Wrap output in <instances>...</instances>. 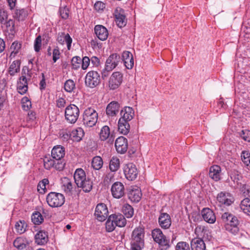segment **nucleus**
<instances>
[{
    "mask_svg": "<svg viewBox=\"0 0 250 250\" xmlns=\"http://www.w3.org/2000/svg\"><path fill=\"white\" fill-rule=\"evenodd\" d=\"M155 242L158 244L159 248L161 250H167L171 246L169 240L166 236Z\"/></svg>",
    "mask_w": 250,
    "mask_h": 250,
    "instance_id": "nucleus-33",
    "label": "nucleus"
},
{
    "mask_svg": "<svg viewBox=\"0 0 250 250\" xmlns=\"http://www.w3.org/2000/svg\"><path fill=\"white\" fill-rule=\"evenodd\" d=\"M27 226V224L25 221L19 220L16 222L15 225V228L17 233L22 234L26 231Z\"/></svg>",
    "mask_w": 250,
    "mask_h": 250,
    "instance_id": "nucleus-38",
    "label": "nucleus"
},
{
    "mask_svg": "<svg viewBox=\"0 0 250 250\" xmlns=\"http://www.w3.org/2000/svg\"><path fill=\"white\" fill-rule=\"evenodd\" d=\"M90 60L87 57H84L82 60V68L83 70H85L88 67L90 64Z\"/></svg>",
    "mask_w": 250,
    "mask_h": 250,
    "instance_id": "nucleus-59",
    "label": "nucleus"
},
{
    "mask_svg": "<svg viewBox=\"0 0 250 250\" xmlns=\"http://www.w3.org/2000/svg\"><path fill=\"white\" fill-rule=\"evenodd\" d=\"M103 165V161L100 156H96L93 158L92 161V167L96 170H99Z\"/></svg>",
    "mask_w": 250,
    "mask_h": 250,
    "instance_id": "nucleus-41",
    "label": "nucleus"
},
{
    "mask_svg": "<svg viewBox=\"0 0 250 250\" xmlns=\"http://www.w3.org/2000/svg\"><path fill=\"white\" fill-rule=\"evenodd\" d=\"M115 146L118 153H125L127 149V139L123 136L118 137L115 141Z\"/></svg>",
    "mask_w": 250,
    "mask_h": 250,
    "instance_id": "nucleus-17",
    "label": "nucleus"
},
{
    "mask_svg": "<svg viewBox=\"0 0 250 250\" xmlns=\"http://www.w3.org/2000/svg\"><path fill=\"white\" fill-rule=\"evenodd\" d=\"M120 167V161L118 158L113 157L110 160L109 169L111 172L117 171Z\"/></svg>",
    "mask_w": 250,
    "mask_h": 250,
    "instance_id": "nucleus-36",
    "label": "nucleus"
},
{
    "mask_svg": "<svg viewBox=\"0 0 250 250\" xmlns=\"http://www.w3.org/2000/svg\"><path fill=\"white\" fill-rule=\"evenodd\" d=\"M110 216L117 226L123 227L125 225L126 223V219L122 214H112L110 215Z\"/></svg>",
    "mask_w": 250,
    "mask_h": 250,
    "instance_id": "nucleus-27",
    "label": "nucleus"
},
{
    "mask_svg": "<svg viewBox=\"0 0 250 250\" xmlns=\"http://www.w3.org/2000/svg\"><path fill=\"white\" fill-rule=\"evenodd\" d=\"M101 82L99 73L95 71L88 72L85 78V83L86 86L93 88L98 86Z\"/></svg>",
    "mask_w": 250,
    "mask_h": 250,
    "instance_id": "nucleus-6",
    "label": "nucleus"
},
{
    "mask_svg": "<svg viewBox=\"0 0 250 250\" xmlns=\"http://www.w3.org/2000/svg\"><path fill=\"white\" fill-rule=\"evenodd\" d=\"M123 212L126 217L131 218L134 214L133 208L128 204H125L123 207Z\"/></svg>",
    "mask_w": 250,
    "mask_h": 250,
    "instance_id": "nucleus-42",
    "label": "nucleus"
},
{
    "mask_svg": "<svg viewBox=\"0 0 250 250\" xmlns=\"http://www.w3.org/2000/svg\"><path fill=\"white\" fill-rule=\"evenodd\" d=\"M241 209L245 214L250 215V199L245 198L241 202L240 205Z\"/></svg>",
    "mask_w": 250,
    "mask_h": 250,
    "instance_id": "nucleus-35",
    "label": "nucleus"
},
{
    "mask_svg": "<svg viewBox=\"0 0 250 250\" xmlns=\"http://www.w3.org/2000/svg\"><path fill=\"white\" fill-rule=\"evenodd\" d=\"M8 19V14L7 12L4 10L0 11V22L3 24Z\"/></svg>",
    "mask_w": 250,
    "mask_h": 250,
    "instance_id": "nucleus-60",
    "label": "nucleus"
},
{
    "mask_svg": "<svg viewBox=\"0 0 250 250\" xmlns=\"http://www.w3.org/2000/svg\"><path fill=\"white\" fill-rule=\"evenodd\" d=\"M241 157L244 164L250 167V153L248 151H242Z\"/></svg>",
    "mask_w": 250,
    "mask_h": 250,
    "instance_id": "nucleus-49",
    "label": "nucleus"
},
{
    "mask_svg": "<svg viewBox=\"0 0 250 250\" xmlns=\"http://www.w3.org/2000/svg\"><path fill=\"white\" fill-rule=\"evenodd\" d=\"M25 69L24 68L22 69V76L19 78V81L18 83H21L23 84L25 83V84H27V79L26 78V75H25Z\"/></svg>",
    "mask_w": 250,
    "mask_h": 250,
    "instance_id": "nucleus-61",
    "label": "nucleus"
},
{
    "mask_svg": "<svg viewBox=\"0 0 250 250\" xmlns=\"http://www.w3.org/2000/svg\"><path fill=\"white\" fill-rule=\"evenodd\" d=\"M62 187L64 192L69 195L72 194L76 188H74L72 183L67 178H64Z\"/></svg>",
    "mask_w": 250,
    "mask_h": 250,
    "instance_id": "nucleus-32",
    "label": "nucleus"
},
{
    "mask_svg": "<svg viewBox=\"0 0 250 250\" xmlns=\"http://www.w3.org/2000/svg\"><path fill=\"white\" fill-rule=\"evenodd\" d=\"M42 44V37L40 35L38 36L34 42V49L36 52H39L40 50Z\"/></svg>",
    "mask_w": 250,
    "mask_h": 250,
    "instance_id": "nucleus-58",
    "label": "nucleus"
},
{
    "mask_svg": "<svg viewBox=\"0 0 250 250\" xmlns=\"http://www.w3.org/2000/svg\"><path fill=\"white\" fill-rule=\"evenodd\" d=\"M142 192L138 188L131 189L128 193L129 199L133 202H138L142 197Z\"/></svg>",
    "mask_w": 250,
    "mask_h": 250,
    "instance_id": "nucleus-25",
    "label": "nucleus"
},
{
    "mask_svg": "<svg viewBox=\"0 0 250 250\" xmlns=\"http://www.w3.org/2000/svg\"><path fill=\"white\" fill-rule=\"evenodd\" d=\"M17 90L18 92L21 95H23L27 91L28 85L21 83H18Z\"/></svg>",
    "mask_w": 250,
    "mask_h": 250,
    "instance_id": "nucleus-55",
    "label": "nucleus"
},
{
    "mask_svg": "<svg viewBox=\"0 0 250 250\" xmlns=\"http://www.w3.org/2000/svg\"><path fill=\"white\" fill-rule=\"evenodd\" d=\"M27 16V12L24 9H16L13 17L18 20L23 21Z\"/></svg>",
    "mask_w": 250,
    "mask_h": 250,
    "instance_id": "nucleus-37",
    "label": "nucleus"
},
{
    "mask_svg": "<svg viewBox=\"0 0 250 250\" xmlns=\"http://www.w3.org/2000/svg\"><path fill=\"white\" fill-rule=\"evenodd\" d=\"M144 228L138 227L132 232L130 239L131 250H142L145 245Z\"/></svg>",
    "mask_w": 250,
    "mask_h": 250,
    "instance_id": "nucleus-1",
    "label": "nucleus"
},
{
    "mask_svg": "<svg viewBox=\"0 0 250 250\" xmlns=\"http://www.w3.org/2000/svg\"><path fill=\"white\" fill-rule=\"evenodd\" d=\"M221 168L217 165H214L210 167L209 176L215 181L220 179Z\"/></svg>",
    "mask_w": 250,
    "mask_h": 250,
    "instance_id": "nucleus-28",
    "label": "nucleus"
},
{
    "mask_svg": "<svg viewBox=\"0 0 250 250\" xmlns=\"http://www.w3.org/2000/svg\"><path fill=\"white\" fill-rule=\"evenodd\" d=\"M57 41L61 44H63L64 42H65L68 50L70 49L72 39L68 34H65L64 32L59 33L57 37Z\"/></svg>",
    "mask_w": 250,
    "mask_h": 250,
    "instance_id": "nucleus-24",
    "label": "nucleus"
},
{
    "mask_svg": "<svg viewBox=\"0 0 250 250\" xmlns=\"http://www.w3.org/2000/svg\"><path fill=\"white\" fill-rule=\"evenodd\" d=\"M94 215L98 220H105L108 215V210L106 205L104 203L98 204L95 208Z\"/></svg>",
    "mask_w": 250,
    "mask_h": 250,
    "instance_id": "nucleus-8",
    "label": "nucleus"
},
{
    "mask_svg": "<svg viewBox=\"0 0 250 250\" xmlns=\"http://www.w3.org/2000/svg\"><path fill=\"white\" fill-rule=\"evenodd\" d=\"M123 81V75L120 72L113 73L108 82V86L110 89L114 90L117 88L121 84Z\"/></svg>",
    "mask_w": 250,
    "mask_h": 250,
    "instance_id": "nucleus-12",
    "label": "nucleus"
},
{
    "mask_svg": "<svg viewBox=\"0 0 250 250\" xmlns=\"http://www.w3.org/2000/svg\"><path fill=\"white\" fill-rule=\"evenodd\" d=\"M124 172L126 179L132 181L137 178L138 170L133 163H128L124 167Z\"/></svg>",
    "mask_w": 250,
    "mask_h": 250,
    "instance_id": "nucleus-10",
    "label": "nucleus"
},
{
    "mask_svg": "<svg viewBox=\"0 0 250 250\" xmlns=\"http://www.w3.org/2000/svg\"><path fill=\"white\" fill-rule=\"evenodd\" d=\"M230 178L233 182V185L232 186L234 188H237L239 185H241V180L242 178L240 173L235 170L231 171L230 173Z\"/></svg>",
    "mask_w": 250,
    "mask_h": 250,
    "instance_id": "nucleus-29",
    "label": "nucleus"
},
{
    "mask_svg": "<svg viewBox=\"0 0 250 250\" xmlns=\"http://www.w3.org/2000/svg\"><path fill=\"white\" fill-rule=\"evenodd\" d=\"M95 33L97 37L101 41H105L107 38L108 33L107 29L102 25L95 26Z\"/></svg>",
    "mask_w": 250,
    "mask_h": 250,
    "instance_id": "nucleus-23",
    "label": "nucleus"
},
{
    "mask_svg": "<svg viewBox=\"0 0 250 250\" xmlns=\"http://www.w3.org/2000/svg\"><path fill=\"white\" fill-rule=\"evenodd\" d=\"M65 155L64 148L61 146H55L51 151L52 158L56 160L57 162H63L62 159Z\"/></svg>",
    "mask_w": 250,
    "mask_h": 250,
    "instance_id": "nucleus-18",
    "label": "nucleus"
},
{
    "mask_svg": "<svg viewBox=\"0 0 250 250\" xmlns=\"http://www.w3.org/2000/svg\"><path fill=\"white\" fill-rule=\"evenodd\" d=\"M158 221L159 225L164 229L169 228L171 224L170 217L167 213H161L159 217Z\"/></svg>",
    "mask_w": 250,
    "mask_h": 250,
    "instance_id": "nucleus-22",
    "label": "nucleus"
},
{
    "mask_svg": "<svg viewBox=\"0 0 250 250\" xmlns=\"http://www.w3.org/2000/svg\"><path fill=\"white\" fill-rule=\"evenodd\" d=\"M130 125L128 122L126 121H118V130L121 134L126 135L129 131Z\"/></svg>",
    "mask_w": 250,
    "mask_h": 250,
    "instance_id": "nucleus-34",
    "label": "nucleus"
},
{
    "mask_svg": "<svg viewBox=\"0 0 250 250\" xmlns=\"http://www.w3.org/2000/svg\"><path fill=\"white\" fill-rule=\"evenodd\" d=\"M59 12L62 19L66 20L68 18L69 10L66 6L61 7L59 9Z\"/></svg>",
    "mask_w": 250,
    "mask_h": 250,
    "instance_id": "nucleus-51",
    "label": "nucleus"
},
{
    "mask_svg": "<svg viewBox=\"0 0 250 250\" xmlns=\"http://www.w3.org/2000/svg\"><path fill=\"white\" fill-rule=\"evenodd\" d=\"M192 250H205V244L204 241L199 238H195L192 240L190 243Z\"/></svg>",
    "mask_w": 250,
    "mask_h": 250,
    "instance_id": "nucleus-26",
    "label": "nucleus"
},
{
    "mask_svg": "<svg viewBox=\"0 0 250 250\" xmlns=\"http://www.w3.org/2000/svg\"><path fill=\"white\" fill-rule=\"evenodd\" d=\"M49 181L47 179H43L40 181L38 185V190L41 193H44L45 192L46 185L48 184Z\"/></svg>",
    "mask_w": 250,
    "mask_h": 250,
    "instance_id": "nucleus-48",
    "label": "nucleus"
},
{
    "mask_svg": "<svg viewBox=\"0 0 250 250\" xmlns=\"http://www.w3.org/2000/svg\"><path fill=\"white\" fill-rule=\"evenodd\" d=\"M98 115L94 107L86 108L83 114V122L85 125L88 127L94 126L98 120Z\"/></svg>",
    "mask_w": 250,
    "mask_h": 250,
    "instance_id": "nucleus-4",
    "label": "nucleus"
},
{
    "mask_svg": "<svg viewBox=\"0 0 250 250\" xmlns=\"http://www.w3.org/2000/svg\"><path fill=\"white\" fill-rule=\"evenodd\" d=\"M35 241L38 245H43L48 240L47 233L43 231H39L35 236Z\"/></svg>",
    "mask_w": 250,
    "mask_h": 250,
    "instance_id": "nucleus-31",
    "label": "nucleus"
},
{
    "mask_svg": "<svg viewBox=\"0 0 250 250\" xmlns=\"http://www.w3.org/2000/svg\"><path fill=\"white\" fill-rule=\"evenodd\" d=\"M221 218L225 223V229L227 231L233 235L238 233L239 231V222L237 217L230 213L225 212L222 214Z\"/></svg>",
    "mask_w": 250,
    "mask_h": 250,
    "instance_id": "nucleus-3",
    "label": "nucleus"
},
{
    "mask_svg": "<svg viewBox=\"0 0 250 250\" xmlns=\"http://www.w3.org/2000/svg\"><path fill=\"white\" fill-rule=\"evenodd\" d=\"M121 117L119 120L122 121H126L128 122L130 121L134 116V111L132 107L125 106L120 112Z\"/></svg>",
    "mask_w": 250,
    "mask_h": 250,
    "instance_id": "nucleus-16",
    "label": "nucleus"
},
{
    "mask_svg": "<svg viewBox=\"0 0 250 250\" xmlns=\"http://www.w3.org/2000/svg\"><path fill=\"white\" fill-rule=\"evenodd\" d=\"M53 61L54 62H56V61L59 59L60 56V52L59 48L56 47L53 50Z\"/></svg>",
    "mask_w": 250,
    "mask_h": 250,
    "instance_id": "nucleus-62",
    "label": "nucleus"
},
{
    "mask_svg": "<svg viewBox=\"0 0 250 250\" xmlns=\"http://www.w3.org/2000/svg\"><path fill=\"white\" fill-rule=\"evenodd\" d=\"M122 59L126 68L131 69L134 66V59L132 53L128 51H124Z\"/></svg>",
    "mask_w": 250,
    "mask_h": 250,
    "instance_id": "nucleus-21",
    "label": "nucleus"
},
{
    "mask_svg": "<svg viewBox=\"0 0 250 250\" xmlns=\"http://www.w3.org/2000/svg\"><path fill=\"white\" fill-rule=\"evenodd\" d=\"M32 221L35 225H39L43 221V218L39 212H36L33 214L32 216Z\"/></svg>",
    "mask_w": 250,
    "mask_h": 250,
    "instance_id": "nucleus-45",
    "label": "nucleus"
},
{
    "mask_svg": "<svg viewBox=\"0 0 250 250\" xmlns=\"http://www.w3.org/2000/svg\"><path fill=\"white\" fill-rule=\"evenodd\" d=\"M204 221L209 224H213L216 221V216L213 211L209 208H204L201 211Z\"/></svg>",
    "mask_w": 250,
    "mask_h": 250,
    "instance_id": "nucleus-20",
    "label": "nucleus"
},
{
    "mask_svg": "<svg viewBox=\"0 0 250 250\" xmlns=\"http://www.w3.org/2000/svg\"><path fill=\"white\" fill-rule=\"evenodd\" d=\"M240 135L245 141L250 142V131L243 129L240 132Z\"/></svg>",
    "mask_w": 250,
    "mask_h": 250,
    "instance_id": "nucleus-57",
    "label": "nucleus"
},
{
    "mask_svg": "<svg viewBox=\"0 0 250 250\" xmlns=\"http://www.w3.org/2000/svg\"><path fill=\"white\" fill-rule=\"evenodd\" d=\"M64 201V196L60 193L51 192L46 196V202L48 205L52 208L61 207L63 205Z\"/></svg>",
    "mask_w": 250,
    "mask_h": 250,
    "instance_id": "nucleus-5",
    "label": "nucleus"
},
{
    "mask_svg": "<svg viewBox=\"0 0 250 250\" xmlns=\"http://www.w3.org/2000/svg\"><path fill=\"white\" fill-rule=\"evenodd\" d=\"M111 191L114 198L119 199L125 195L124 185L121 182H116L112 185Z\"/></svg>",
    "mask_w": 250,
    "mask_h": 250,
    "instance_id": "nucleus-13",
    "label": "nucleus"
},
{
    "mask_svg": "<svg viewBox=\"0 0 250 250\" xmlns=\"http://www.w3.org/2000/svg\"><path fill=\"white\" fill-rule=\"evenodd\" d=\"M176 250H190V248L188 243L185 242H180L176 246Z\"/></svg>",
    "mask_w": 250,
    "mask_h": 250,
    "instance_id": "nucleus-56",
    "label": "nucleus"
},
{
    "mask_svg": "<svg viewBox=\"0 0 250 250\" xmlns=\"http://www.w3.org/2000/svg\"><path fill=\"white\" fill-rule=\"evenodd\" d=\"M75 183L78 188H81L86 192H89L92 188V182L86 178L84 171L82 168L76 170L74 174Z\"/></svg>",
    "mask_w": 250,
    "mask_h": 250,
    "instance_id": "nucleus-2",
    "label": "nucleus"
},
{
    "mask_svg": "<svg viewBox=\"0 0 250 250\" xmlns=\"http://www.w3.org/2000/svg\"><path fill=\"white\" fill-rule=\"evenodd\" d=\"M21 48V44L18 42H14L10 47V49L12 51L11 55H12L14 54V56L16 55L19 52V51Z\"/></svg>",
    "mask_w": 250,
    "mask_h": 250,
    "instance_id": "nucleus-53",
    "label": "nucleus"
},
{
    "mask_svg": "<svg viewBox=\"0 0 250 250\" xmlns=\"http://www.w3.org/2000/svg\"><path fill=\"white\" fill-rule=\"evenodd\" d=\"M3 24H5L7 27H9L10 30H14V21L12 19L7 20Z\"/></svg>",
    "mask_w": 250,
    "mask_h": 250,
    "instance_id": "nucleus-63",
    "label": "nucleus"
},
{
    "mask_svg": "<svg viewBox=\"0 0 250 250\" xmlns=\"http://www.w3.org/2000/svg\"><path fill=\"white\" fill-rule=\"evenodd\" d=\"M110 135V129L107 125L104 126L100 133V138L101 140L104 141L106 140Z\"/></svg>",
    "mask_w": 250,
    "mask_h": 250,
    "instance_id": "nucleus-43",
    "label": "nucleus"
},
{
    "mask_svg": "<svg viewBox=\"0 0 250 250\" xmlns=\"http://www.w3.org/2000/svg\"><path fill=\"white\" fill-rule=\"evenodd\" d=\"M22 107L24 110H29L31 107V102L27 97H24L21 99Z\"/></svg>",
    "mask_w": 250,
    "mask_h": 250,
    "instance_id": "nucleus-50",
    "label": "nucleus"
},
{
    "mask_svg": "<svg viewBox=\"0 0 250 250\" xmlns=\"http://www.w3.org/2000/svg\"><path fill=\"white\" fill-rule=\"evenodd\" d=\"M71 140L73 141H80L84 136V133L83 129L81 127H78L71 131Z\"/></svg>",
    "mask_w": 250,
    "mask_h": 250,
    "instance_id": "nucleus-30",
    "label": "nucleus"
},
{
    "mask_svg": "<svg viewBox=\"0 0 250 250\" xmlns=\"http://www.w3.org/2000/svg\"><path fill=\"white\" fill-rule=\"evenodd\" d=\"M44 166L45 169H50L51 167H54L59 171L62 170L65 164L63 162L59 163L56 160L51 159L49 157H45L43 159Z\"/></svg>",
    "mask_w": 250,
    "mask_h": 250,
    "instance_id": "nucleus-11",
    "label": "nucleus"
},
{
    "mask_svg": "<svg viewBox=\"0 0 250 250\" xmlns=\"http://www.w3.org/2000/svg\"><path fill=\"white\" fill-rule=\"evenodd\" d=\"M121 61L120 55L117 53H113L110 55L107 59L105 65L107 68L110 70L114 69Z\"/></svg>",
    "mask_w": 250,
    "mask_h": 250,
    "instance_id": "nucleus-15",
    "label": "nucleus"
},
{
    "mask_svg": "<svg viewBox=\"0 0 250 250\" xmlns=\"http://www.w3.org/2000/svg\"><path fill=\"white\" fill-rule=\"evenodd\" d=\"M20 62L18 60L12 62L9 68V73L11 76H14L20 71Z\"/></svg>",
    "mask_w": 250,
    "mask_h": 250,
    "instance_id": "nucleus-39",
    "label": "nucleus"
},
{
    "mask_svg": "<svg viewBox=\"0 0 250 250\" xmlns=\"http://www.w3.org/2000/svg\"><path fill=\"white\" fill-rule=\"evenodd\" d=\"M120 104L116 101L110 102L106 106V114L108 117L115 116L120 110Z\"/></svg>",
    "mask_w": 250,
    "mask_h": 250,
    "instance_id": "nucleus-19",
    "label": "nucleus"
},
{
    "mask_svg": "<svg viewBox=\"0 0 250 250\" xmlns=\"http://www.w3.org/2000/svg\"><path fill=\"white\" fill-rule=\"evenodd\" d=\"M60 136L63 141H68L70 139H71V131L68 130H64L61 132Z\"/></svg>",
    "mask_w": 250,
    "mask_h": 250,
    "instance_id": "nucleus-54",
    "label": "nucleus"
},
{
    "mask_svg": "<svg viewBox=\"0 0 250 250\" xmlns=\"http://www.w3.org/2000/svg\"><path fill=\"white\" fill-rule=\"evenodd\" d=\"M75 87V83L72 80H68L64 83V90L68 92H71L74 89Z\"/></svg>",
    "mask_w": 250,
    "mask_h": 250,
    "instance_id": "nucleus-47",
    "label": "nucleus"
},
{
    "mask_svg": "<svg viewBox=\"0 0 250 250\" xmlns=\"http://www.w3.org/2000/svg\"><path fill=\"white\" fill-rule=\"evenodd\" d=\"M115 19V22L117 26L120 28L124 27L127 22L125 11L121 7H117L113 13Z\"/></svg>",
    "mask_w": 250,
    "mask_h": 250,
    "instance_id": "nucleus-9",
    "label": "nucleus"
},
{
    "mask_svg": "<svg viewBox=\"0 0 250 250\" xmlns=\"http://www.w3.org/2000/svg\"><path fill=\"white\" fill-rule=\"evenodd\" d=\"M116 227H117V226L115 224V223L113 220H112V218H111L110 215L109 216L105 223L106 231L108 232H112L115 229Z\"/></svg>",
    "mask_w": 250,
    "mask_h": 250,
    "instance_id": "nucleus-46",
    "label": "nucleus"
},
{
    "mask_svg": "<svg viewBox=\"0 0 250 250\" xmlns=\"http://www.w3.org/2000/svg\"><path fill=\"white\" fill-rule=\"evenodd\" d=\"M79 113V109L76 105L70 104L65 108V117L68 122L74 124L77 121Z\"/></svg>",
    "mask_w": 250,
    "mask_h": 250,
    "instance_id": "nucleus-7",
    "label": "nucleus"
},
{
    "mask_svg": "<svg viewBox=\"0 0 250 250\" xmlns=\"http://www.w3.org/2000/svg\"><path fill=\"white\" fill-rule=\"evenodd\" d=\"M217 200L220 205L230 206L233 202V197L228 192H221L217 196Z\"/></svg>",
    "mask_w": 250,
    "mask_h": 250,
    "instance_id": "nucleus-14",
    "label": "nucleus"
},
{
    "mask_svg": "<svg viewBox=\"0 0 250 250\" xmlns=\"http://www.w3.org/2000/svg\"><path fill=\"white\" fill-rule=\"evenodd\" d=\"M151 235L155 242L158 241L160 238H163L165 236L160 229H154L152 231Z\"/></svg>",
    "mask_w": 250,
    "mask_h": 250,
    "instance_id": "nucleus-44",
    "label": "nucleus"
},
{
    "mask_svg": "<svg viewBox=\"0 0 250 250\" xmlns=\"http://www.w3.org/2000/svg\"><path fill=\"white\" fill-rule=\"evenodd\" d=\"M81 62L82 59L80 57L78 56L73 57L71 60L72 68L74 69H77L80 67Z\"/></svg>",
    "mask_w": 250,
    "mask_h": 250,
    "instance_id": "nucleus-52",
    "label": "nucleus"
},
{
    "mask_svg": "<svg viewBox=\"0 0 250 250\" xmlns=\"http://www.w3.org/2000/svg\"><path fill=\"white\" fill-rule=\"evenodd\" d=\"M15 247L19 250H23L24 248L27 249L28 245H27L26 241L21 237H18L13 242Z\"/></svg>",
    "mask_w": 250,
    "mask_h": 250,
    "instance_id": "nucleus-40",
    "label": "nucleus"
},
{
    "mask_svg": "<svg viewBox=\"0 0 250 250\" xmlns=\"http://www.w3.org/2000/svg\"><path fill=\"white\" fill-rule=\"evenodd\" d=\"M112 70L108 69L107 68V66L105 65V67L104 69L102 71V77L103 79H104L105 78H106L107 76H108L109 73L112 71Z\"/></svg>",
    "mask_w": 250,
    "mask_h": 250,
    "instance_id": "nucleus-64",
    "label": "nucleus"
}]
</instances>
